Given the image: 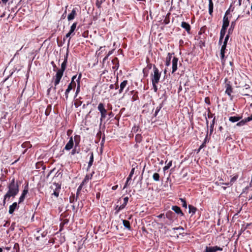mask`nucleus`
Listing matches in <instances>:
<instances>
[{
	"label": "nucleus",
	"instance_id": "obj_34",
	"mask_svg": "<svg viewBox=\"0 0 252 252\" xmlns=\"http://www.w3.org/2000/svg\"><path fill=\"white\" fill-rule=\"evenodd\" d=\"M159 175L158 173H155L153 175V179L155 181H159Z\"/></svg>",
	"mask_w": 252,
	"mask_h": 252
},
{
	"label": "nucleus",
	"instance_id": "obj_37",
	"mask_svg": "<svg viewBox=\"0 0 252 252\" xmlns=\"http://www.w3.org/2000/svg\"><path fill=\"white\" fill-rule=\"evenodd\" d=\"M180 200L182 203L183 207L187 209V204L185 199L180 198Z\"/></svg>",
	"mask_w": 252,
	"mask_h": 252
},
{
	"label": "nucleus",
	"instance_id": "obj_27",
	"mask_svg": "<svg viewBox=\"0 0 252 252\" xmlns=\"http://www.w3.org/2000/svg\"><path fill=\"white\" fill-rule=\"evenodd\" d=\"M215 120H216V118H215V117H214V118L212 120V123L211 124V125L210 126V135H211L213 132L214 126V125L215 123Z\"/></svg>",
	"mask_w": 252,
	"mask_h": 252
},
{
	"label": "nucleus",
	"instance_id": "obj_6",
	"mask_svg": "<svg viewBox=\"0 0 252 252\" xmlns=\"http://www.w3.org/2000/svg\"><path fill=\"white\" fill-rule=\"evenodd\" d=\"M222 251V248L218 246H215L213 247L206 246L203 252H216L217 251Z\"/></svg>",
	"mask_w": 252,
	"mask_h": 252
},
{
	"label": "nucleus",
	"instance_id": "obj_13",
	"mask_svg": "<svg viewBox=\"0 0 252 252\" xmlns=\"http://www.w3.org/2000/svg\"><path fill=\"white\" fill-rule=\"evenodd\" d=\"M181 26L182 28L184 29L188 33H189L190 31V26L189 23L183 21L182 22Z\"/></svg>",
	"mask_w": 252,
	"mask_h": 252
},
{
	"label": "nucleus",
	"instance_id": "obj_22",
	"mask_svg": "<svg viewBox=\"0 0 252 252\" xmlns=\"http://www.w3.org/2000/svg\"><path fill=\"white\" fill-rule=\"evenodd\" d=\"M241 117L238 116H231L229 118V120L232 123H235L238 122Z\"/></svg>",
	"mask_w": 252,
	"mask_h": 252
},
{
	"label": "nucleus",
	"instance_id": "obj_30",
	"mask_svg": "<svg viewBox=\"0 0 252 252\" xmlns=\"http://www.w3.org/2000/svg\"><path fill=\"white\" fill-rule=\"evenodd\" d=\"M170 13H168L163 20V23L165 25H167L170 22Z\"/></svg>",
	"mask_w": 252,
	"mask_h": 252
},
{
	"label": "nucleus",
	"instance_id": "obj_44",
	"mask_svg": "<svg viewBox=\"0 0 252 252\" xmlns=\"http://www.w3.org/2000/svg\"><path fill=\"white\" fill-rule=\"evenodd\" d=\"M249 225V224H248L247 225V226H244V225H243L240 230L239 235H241L246 229V228H247V226Z\"/></svg>",
	"mask_w": 252,
	"mask_h": 252
},
{
	"label": "nucleus",
	"instance_id": "obj_20",
	"mask_svg": "<svg viewBox=\"0 0 252 252\" xmlns=\"http://www.w3.org/2000/svg\"><path fill=\"white\" fill-rule=\"evenodd\" d=\"M112 63L114 64V66H113V69L115 70H117L119 68V66L118 58H115V59L112 60Z\"/></svg>",
	"mask_w": 252,
	"mask_h": 252
},
{
	"label": "nucleus",
	"instance_id": "obj_42",
	"mask_svg": "<svg viewBox=\"0 0 252 252\" xmlns=\"http://www.w3.org/2000/svg\"><path fill=\"white\" fill-rule=\"evenodd\" d=\"M77 75H75L72 76L71 78V81L69 84H71V86L75 85V82H74V80L76 78Z\"/></svg>",
	"mask_w": 252,
	"mask_h": 252
},
{
	"label": "nucleus",
	"instance_id": "obj_21",
	"mask_svg": "<svg viewBox=\"0 0 252 252\" xmlns=\"http://www.w3.org/2000/svg\"><path fill=\"white\" fill-rule=\"evenodd\" d=\"M166 217L170 220H173L174 218V213L171 211H168L166 213Z\"/></svg>",
	"mask_w": 252,
	"mask_h": 252
},
{
	"label": "nucleus",
	"instance_id": "obj_23",
	"mask_svg": "<svg viewBox=\"0 0 252 252\" xmlns=\"http://www.w3.org/2000/svg\"><path fill=\"white\" fill-rule=\"evenodd\" d=\"M73 86H71V84H69L67 86V88L65 90V96L66 99H67L68 97V94L70 91L73 89Z\"/></svg>",
	"mask_w": 252,
	"mask_h": 252
},
{
	"label": "nucleus",
	"instance_id": "obj_32",
	"mask_svg": "<svg viewBox=\"0 0 252 252\" xmlns=\"http://www.w3.org/2000/svg\"><path fill=\"white\" fill-rule=\"evenodd\" d=\"M134 170H135V168H132L130 171V172L128 176V177L127 178V182H128L131 179L133 175L134 174Z\"/></svg>",
	"mask_w": 252,
	"mask_h": 252
},
{
	"label": "nucleus",
	"instance_id": "obj_33",
	"mask_svg": "<svg viewBox=\"0 0 252 252\" xmlns=\"http://www.w3.org/2000/svg\"><path fill=\"white\" fill-rule=\"evenodd\" d=\"M123 209H124V208L123 207V206H122V205H120V206H119V205H117L116 207H115V214H117L119 213V212L123 210Z\"/></svg>",
	"mask_w": 252,
	"mask_h": 252
},
{
	"label": "nucleus",
	"instance_id": "obj_56",
	"mask_svg": "<svg viewBox=\"0 0 252 252\" xmlns=\"http://www.w3.org/2000/svg\"><path fill=\"white\" fill-rule=\"evenodd\" d=\"M242 0H236L234 1V3H236V5L238 6H240L242 4Z\"/></svg>",
	"mask_w": 252,
	"mask_h": 252
},
{
	"label": "nucleus",
	"instance_id": "obj_46",
	"mask_svg": "<svg viewBox=\"0 0 252 252\" xmlns=\"http://www.w3.org/2000/svg\"><path fill=\"white\" fill-rule=\"evenodd\" d=\"M138 129H139V127L138 126H134L132 128V132H134V133H136L138 130Z\"/></svg>",
	"mask_w": 252,
	"mask_h": 252
},
{
	"label": "nucleus",
	"instance_id": "obj_47",
	"mask_svg": "<svg viewBox=\"0 0 252 252\" xmlns=\"http://www.w3.org/2000/svg\"><path fill=\"white\" fill-rule=\"evenodd\" d=\"M229 33H228V34H227V35H226V36L225 37L224 40V41H223V45H227V43L228 40V39H229Z\"/></svg>",
	"mask_w": 252,
	"mask_h": 252
},
{
	"label": "nucleus",
	"instance_id": "obj_35",
	"mask_svg": "<svg viewBox=\"0 0 252 252\" xmlns=\"http://www.w3.org/2000/svg\"><path fill=\"white\" fill-rule=\"evenodd\" d=\"M77 26V23L75 22L71 26L69 32H71L72 33L74 32Z\"/></svg>",
	"mask_w": 252,
	"mask_h": 252
},
{
	"label": "nucleus",
	"instance_id": "obj_55",
	"mask_svg": "<svg viewBox=\"0 0 252 252\" xmlns=\"http://www.w3.org/2000/svg\"><path fill=\"white\" fill-rule=\"evenodd\" d=\"M51 64L52 65V66L53 67V71H56L57 69V67L56 65L55 64V63L53 61H52L51 62Z\"/></svg>",
	"mask_w": 252,
	"mask_h": 252
},
{
	"label": "nucleus",
	"instance_id": "obj_3",
	"mask_svg": "<svg viewBox=\"0 0 252 252\" xmlns=\"http://www.w3.org/2000/svg\"><path fill=\"white\" fill-rule=\"evenodd\" d=\"M154 74L152 75V82H159L160 78V73L159 72L158 68L154 65L153 66Z\"/></svg>",
	"mask_w": 252,
	"mask_h": 252
},
{
	"label": "nucleus",
	"instance_id": "obj_17",
	"mask_svg": "<svg viewBox=\"0 0 252 252\" xmlns=\"http://www.w3.org/2000/svg\"><path fill=\"white\" fill-rule=\"evenodd\" d=\"M229 24V21L228 20V17L226 15H224L223 18V23L222 27L228 28Z\"/></svg>",
	"mask_w": 252,
	"mask_h": 252
},
{
	"label": "nucleus",
	"instance_id": "obj_59",
	"mask_svg": "<svg viewBox=\"0 0 252 252\" xmlns=\"http://www.w3.org/2000/svg\"><path fill=\"white\" fill-rule=\"evenodd\" d=\"M205 102L207 103L208 105L210 104V99L208 97H205Z\"/></svg>",
	"mask_w": 252,
	"mask_h": 252
},
{
	"label": "nucleus",
	"instance_id": "obj_63",
	"mask_svg": "<svg viewBox=\"0 0 252 252\" xmlns=\"http://www.w3.org/2000/svg\"><path fill=\"white\" fill-rule=\"evenodd\" d=\"M209 15L212 17L213 16V9H208Z\"/></svg>",
	"mask_w": 252,
	"mask_h": 252
},
{
	"label": "nucleus",
	"instance_id": "obj_43",
	"mask_svg": "<svg viewBox=\"0 0 252 252\" xmlns=\"http://www.w3.org/2000/svg\"><path fill=\"white\" fill-rule=\"evenodd\" d=\"M235 21H233L231 23V27L228 30V33H230L231 31H232L233 28L235 26Z\"/></svg>",
	"mask_w": 252,
	"mask_h": 252
},
{
	"label": "nucleus",
	"instance_id": "obj_25",
	"mask_svg": "<svg viewBox=\"0 0 252 252\" xmlns=\"http://www.w3.org/2000/svg\"><path fill=\"white\" fill-rule=\"evenodd\" d=\"M238 175H235L230 179V181L229 183H225L224 185H227V186L232 185L233 183L237 180V179H238Z\"/></svg>",
	"mask_w": 252,
	"mask_h": 252
},
{
	"label": "nucleus",
	"instance_id": "obj_40",
	"mask_svg": "<svg viewBox=\"0 0 252 252\" xmlns=\"http://www.w3.org/2000/svg\"><path fill=\"white\" fill-rule=\"evenodd\" d=\"M80 87H81L80 83L78 82V83H77V88H76V92H75V96H77L78 94L80 92Z\"/></svg>",
	"mask_w": 252,
	"mask_h": 252
},
{
	"label": "nucleus",
	"instance_id": "obj_60",
	"mask_svg": "<svg viewBox=\"0 0 252 252\" xmlns=\"http://www.w3.org/2000/svg\"><path fill=\"white\" fill-rule=\"evenodd\" d=\"M224 53H220V59L221 62L223 63V62L224 61Z\"/></svg>",
	"mask_w": 252,
	"mask_h": 252
},
{
	"label": "nucleus",
	"instance_id": "obj_57",
	"mask_svg": "<svg viewBox=\"0 0 252 252\" xmlns=\"http://www.w3.org/2000/svg\"><path fill=\"white\" fill-rule=\"evenodd\" d=\"M2 116L1 117L2 119H6L7 116L8 115V112H4L2 113Z\"/></svg>",
	"mask_w": 252,
	"mask_h": 252
},
{
	"label": "nucleus",
	"instance_id": "obj_2",
	"mask_svg": "<svg viewBox=\"0 0 252 252\" xmlns=\"http://www.w3.org/2000/svg\"><path fill=\"white\" fill-rule=\"evenodd\" d=\"M97 109L101 115L100 120L101 123L103 120L105 119L107 115V110L105 109L104 105L102 103H99L98 104Z\"/></svg>",
	"mask_w": 252,
	"mask_h": 252
},
{
	"label": "nucleus",
	"instance_id": "obj_45",
	"mask_svg": "<svg viewBox=\"0 0 252 252\" xmlns=\"http://www.w3.org/2000/svg\"><path fill=\"white\" fill-rule=\"evenodd\" d=\"M19 245L18 243H15L13 247V249L16 250V252H19Z\"/></svg>",
	"mask_w": 252,
	"mask_h": 252
},
{
	"label": "nucleus",
	"instance_id": "obj_28",
	"mask_svg": "<svg viewBox=\"0 0 252 252\" xmlns=\"http://www.w3.org/2000/svg\"><path fill=\"white\" fill-rule=\"evenodd\" d=\"M74 143L75 144V147H76L80 143V136L79 135H75L74 136Z\"/></svg>",
	"mask_w": 252,
	"mask_h": 252
},
{
	"label": "nucleus",
	"instance_id": "obj_31",
	"mask_svg": "<svg viewBox=\"0 0 252 252\" xmlns=\"http://www.w3.org/2000/svg\"><path fill=\"white\" fill-rule=\"evenodd\" d=\"M162 106H163V104H162V103H161V104H160L159 105V106H158V107L156 108V111H155V114H154V115L155 117H156V116L158 115V112H159V111L160 110V109H161V108L162 107Z\"/></svg>",
	"mask_w": 252,
	"mask_h": 252
},
{
	"label": "nucleus",
	"instance_id": "obj_52",
	"mask_svg": "<svg viewBox=\"0 0 252 252\" xmlns=\"http://www.w3.org/2000/svg\"><path fill=\"white\" fill-rule=\"evenodd\" d=\"M51 109V106H48V107L47 108V109L45 111V114L46 116H48L49 115L50 111H48V110L49 109V111H50Z\"/></svg>",
	"mask_w": 252,
	"mask_h": 252
},
{
	"label": "nucleus",
	"instance_id": "obj_5",
	"mask_svg": "<svg viewBox=\"0 0 252 252\" xmlns=\"http://www.w3.org/2000/svg\"><path fill=\"white\" fill-rule=\"evenodd\" d=\"M68 55V50H67V53H66V55L64 56V59L63 62L61 64V67L60 69H59L57 71L63 73V72L64 70L66 69L67 63V58Z\"/></svg>",
	"mask_w": 252,
	"mask_h": 252
},
{
	"label": "nucleus",
	"instance_id": "obj_41",
	"mask_svg": "<svg viewBox=\"0 0 252 252\" xmlns=\"http://www.w3.org/2000/svg\"><path fill=\"white\" fill-rule=\"evenodd\" d=\"M169 57L167 58L166 61V65L169 66L170 64V60L171 59V56H170V53H168Z\"/></svg>",
	"mask_w": 252,
	"mask_h": 252
},
{
	"label": "nucleus",
	"instance_id": "obj_14",
	"mask_svg": "<svg viewBox=\"0 0 252 252\" xmlns=\"http://www.w3.org/2000/svg\"><path fill=\"white\" fill-rule=\"evenodd\" d=\"M171 209L177 215H180L181 216H183L184 215V213L179 207L177 206H173Z\"/></svg>",
	"mask_w": 252,
	"mask_h": 252
},
{
	"label": "nucleus",
	"instance_id": "obj_10",
	"mask_svg": "<svg viewBox=\"0 0 252 252\" xmlns=\"http://www.w3.org/2000/svg\"><path fill=\"white\" fill-rule=\"evenodd\" d=\"M19 208V206L17 202L13 203L9 206L8 212L10 214H12L16 209H18Z\"/></svg>",
	"mask_w": 252,
	"mask_h": 252
},
{
	"label": "nucleus",
	"instance_id": "obj_24",
	"mask_svg": "<svg viewBox=\"0 0 252 252\" xmlns=\"http://www.w3.org/2000/svg\"><path fill=\"white\" fill-rule=\"evenodd\" d=\"M189 213L192 215L194 214L197 210V209L195 207L191 205H189Z\"/></svg>",
	"mask_w": 252,
	"mask_h": 252
},
{
	"label": "nucleus",
	"instance_id": "obj_54",
	"mask_svg": "<svg viewBox=\"0 0 252 252\" xmlns=\"http://www.w3.org/2000/svg\"><path fill=\"white\" fill-rule=\"evenodd\" d=\"M10 197H5V195H4L3 196V201H2V204L4 206H5V204H6V200H9L10 199Z\"/></svg>",
	"mask_w": 252,
	"mask_h": 252
},
{
	"label": "nucleus",
	"instance_id": "obj_12",
	"mask_svg": "<svg viewBox=\"0 0 252 252\" xmlns=\"http://www.w3.org/2000/svg\"><path fill=\"white\" fill-rule=\"evenodd\" d=\"M178 59L176 57H174L172 60V73H174L177 69V63H178Z\"/></svg>",
	"mask_w": 252,
	"mask_h": 252
},
{
	"label": "nucleus",
	"instance_id": "obj_11",
	"mask_svg": "<svg viewBox=\"0 0 252 252\" xmlns=\"http://www.w3.org/2000/svg\"><path fill=\"white\" fill-rule=\"evenodd\" d=\"M54 185L55 186L56 188L54 190L53 193L52 194L56 197H58L59 195V192L61 189V186L57 183H54Z\"/></svg>",
	"mask_w": 252,
	"mask_h": 252
},
{
	"label": "nucleus",
	"instance_id": "obj_53",
	"mask_svg": "<svg viewBox=\"0 0 252 252\" xmlns=\"http://www.w3.org/2000/svg\"><path fill=\"white\" fill-rule=\"evenodd\" d=\"M214 8V4L213 1H211L209 2L208 9H213Z\"/></svg>",
	"mask_w": 252,
	"mask_h": 252
},
{
	"label": "nucleus",
	"instance_id": "obj_26",
	"mask_svg": "<svg viewBox=\"0 0 252 252\" xmlns=\"http://www.w3.org/2000/svg\"><path fill=\"white\" fill-rule=\"evenodd\" d=\"M123 225L127 229H128V230H130L131 229V226H130V222L129 221L127 220H123Z\"/></svg>",
	"mask_w": 252,
	"mask_h": 252
},
{
	"label": "nucleus",
	"instance_id": "obj_64",
	"mask_svg": "<svg viewBox=\"0 0 252 252\" xmlns=\"http://www.w3.org/2000/svg\"><path fill=\"white\" fill-rule=\"evenodd\" d=\"M246 119L247 120L248 122L252 121V114L251 115V116L246 118Z\"/></svg>",
	"mask_w": 252,
	"mask_h": 252
},
{
	"label": "nucleus",
	"instance_id": "obj_4",
	"mask_svg": "<svg viewBox=\"0 0 252 252\" xmlns=\"http://www.w3.org/2000/svg\"><path fill=\"white\" fill-rule=\"evenodd\" d=\"M63 73H61L57 71L56 74L53 78L54 79V84L55 87L53 88V90L54 93L55 92L56 90V86L59 84L63 76Z\"/></svg>",
	"mask_w": 252,
	"mask_h": 252
},
{
	"label": "nucleus",
	"instance_id": "obj_7",
	"mask_svg": "<svg viewBox=\"0 0 252 252\" xmlns=\"http://www.w3.org/2000/svg\"><path fill=\"white\" fill-rule=\"evenodd\" d=\"M28 192V185H27L25 188L24 190L22 191V193L19 198L18 204H20L24 201L25 196Z\"/></svg>",
	"mask_w": 252,
	"mask_h": 252
},
{
	"label": "nucleus",
	"instance_id": "obj_16",
	"mask_svg": "<svg viewBox=\"0 0 252 252\" xmlns=\"http://www.w3.org/2000/svg\"><path fill=\"white\" fill-rule=\"evenodd\" d=\"M89 155L90 156V159L89 161L88 162V170L91 168V167L92 166L94 162V154L93 152H90L89 154Z\"/></svg>",
	"mask_w": 252,
	"mask_h": 252
},
{
	"label": "nucleus",
	"instance_id": "obj_9",
	"mask_svg": "<svg viewBox=\"0 0 252 252\" xmlns=\"http://www.w3.org/2000/svg\"><path fill=\"white\" fill-rule=\"evenodd\" d=\"M74 146V141L72 136L70 137L69 141L67 143L63 150L69 151L73 148Z\"/></svg>",
	"mask_w": 252,
	"mask_h": 252
},
{
	"label": "nucleus",
	"instance_id": "obj_62",
	"mask_svg": "<svg viewBox=\"0 0 252 252\" xmlns=\"http://www.w3.org/2000/svg\"><path fill=\"white\" fill-rule=\"evenodd\" d=\"M71 34H72V33L69 32L67 33H66L65 35V37L63 38V41L65 40V38L69 37Z\"/></svg>",
	"mask_w": 252,
	"mask_h": 252
},
{
	"label": "nucleus",
	"instance_id": "obj_29",
	"mask_svg": "<svg viewBox=\"0 0 252 252\" xmlns=\"http://www.w3.org/2000/svg\"><path fill=\"white\" fill-rule=\"evenodd\" d=\"M208 132H207V134L202 144L200 146V149H202L203 148L206 146V144L207 142H208L209 139H208Z\"/></svg>",
	"mask_w": 252,
	"mask_h": 252
},
{
	"label": "nucleus",
	"instance_id": "obj_19",
	"mask_svg": "<svg viewBox=\"0 0 252 252\" xmlns=\"http://www.w3.org/2000/svg\"><path fill=\"white\" fill-rule=\"evenodd\" d=\"M225 93L229 96H231L232 92V89L231 86L229 84H226V86Z\"/></svg>",
	"mask_w": 252,
	"mask_h": 252
},
{
	"label": "nucleus",
	"instance_id": "obj_51",
	"mask_svg": "<svg viewBox=\"0 0 252 252\" xmlns=\"http://www.w3.org/2000/svg\"><path fill=\"white\" fill-rule=\"evenodd\" d=\"M227 29V28L222 27L220 33L223 34V35H225Z\"/></svg>",
	"mask_w": 252,
	"mask_h": 252
},
{
	"label": "nucleus",
	"instance_id": "obj_36",
	"mask_svg": "<svg viewBox=\"0 0 252 252\" xmlns=\"http://www.w3.org/2000/svg\"><path fill=\"white\" fill-rule=\"evenodd\" d=\"M248 122L247 120L245 119L244 120H242L237 124V126H243L245 125V124Z\"/></svg>",
	"mask_w": 252,
	"mask_h": 252
},
{
	"label": "nucleus",
	"instance_id": "obj_18",
	"mask_svg": "<svg viewBox=\"0 0 252 252\" xmlns=\"http://www.w3.org/2000/svg\"><path fill=\"white\" fill-rule=\"evenodd\" d=\"M127 84V80H124L120 85V89L119 91V94H121L123 92L124 88L126 87V86Z\"/></svg>",
	"mask_w": 252,
	"mask_h": 252
},
{
	"label": "nucleus",
	"instance_id": "obj_61",
	"mask_svg": "<svg viewBox=\"0 0 252 252\" xmlns=\"http://www.w3.org/2000/svg\"><path fill=\"white\" fill-rule=\"evenodd\" d=\"M81 76H82V74L81 73H80L78 75V78L76 80V81H77V83H80V79L81 78Z\"/></svg>",
	"mask_w": 252,
	"mask_h": 252
},
{
	"label": "nucleus",
	"instance_id": "obj_1",
	"mask_svg": "<svg viewBox=\"0 0 252 252\" xmlns=\"http://www.w3.org/2000/svg\"><path fill=\"white\" fill-rule=\"evenodd\" d=\"M8 190L5 194V197L14 198L18 193L19 191V185L17 182L13 178L7 185Z\"/></svg>",
	"mask_w": 252,
	"mask_h": 252
},
{
	"label": "nucleus",
	"instance_id": "obj_49",
	"mask_svg": "<svg viewBox=\"0 0 252 252\" xmlns=\"http://www.w3.org/2000/svg\"><path fill=\"white\" fill-rule=\"evenodd\" d=\"M74 201H76V197H75L74 195L70 196L69 197V202L71 203H72L74 202Z\"/></svg>",
	"mask_w": 252,
	"mask_h": 252
},
{
	"label": "nucleus",
	"instance_id": "obj_38",
	"mask_svg": "<svg viewBox=\"0 0 252 252\" xmlns=\"http://www.w3.org/2000/svg\"><path fill=\"white\" fill-rule=\"evenodd\" d=\"M128 197L127 196L126 197H125L124 198V202L121 205L122 206H123V207L125 208L126 206V204H127V202L128 201Z\"/></svg>",
	"mask_w": 252,
	"mask_h": 252
},
{
	"label": "nucleus",
	"instance_id": "obj_50",
	"mask_svg": "<svg viewBox=\"0 0 252 252\" xmlns=\"http://www.w3.org/2000/svg\"><path fill=\"white\" fill-rule=\"evenodd\" d=\"M102 3V0H97L96 2V6L98 7V8H100L101 7V5Z\"/></svg>",
	"mask_w": 252,
	"mask_h": 252
},
{
	"label": "nucleus",
	"instance_id": "obj_15",
	"mask_svg": "<svg viewBox=\"0 0 252 252\" xmlns=\"http://www.w3.org/2000/svg\"><path fill=\"white\" fill-rule=\"evenodd\" d=\"M76 15V8H73L71 13L68 14L67 16V20L68 21H71L74 19L75 16Z\"/></svg>",
	"mask_w": 252,
	"mask_h": 252
},
{
	"label": "nucleus",
	"instance_id": "obj_39",
	"mask_svg": "<svg viewBox=\"0 0 252 252\" xmlns=\"http://www.w3.org/2000/svg\"><path fill=\"white\" fill-rule=\"evenodd\" d=\"M152 82V85H153L154 91L156 93L158 91V87L157 86V84L158 82Z\"/></svg>",
	"mask_w": 252,
	"mask_h": 252
},
{
	"label": "nucleus",
	"instance_id": "obj_48",
	"mask_svg": "<svg viewBox=\"0 0 252 252\" xmlns=\"http://www.w3.org/2000/svg\"><path fill=\"white\" fill-rule=\"evenodd\" d=\"M226 45H222L220 49V53H224L225 54V51L226 50Z\"/></svg>",
	"mask_w": 252,
	"mask_h": 252
},
{
	"label": "nucleus",
	"instance_id": "obj_58",
	"mask_svg": "<svg viewBox=\"0 0 252 252\" xmlns=\"http://www.w3.org/2000/svg\"><path fill=\"white\" fill-rule=\"evenodd\" d=\"M109 88H110V89H113L115 88L116 90H117V89H118L119 86H118V85H117L116 86V87H115L114 84H111V85H110Z\"/></svg>",
	"mask_w": 252,
	"mask_h": 252
},
{
	"label": "nucleus",
	"instance_id": "obj_8",
	"mask_svg": "<svg viewBox=\"0 0 252 252\" xmlns=\"http://www.w3.org/2000/svg\"><path fill=\"white\" fill-rule=\"evenodd\" d=\"M89 180V178H88V176H86L85 179L83 180L82 183H81L80 185L78 187L77 192H76V200H77L79 194L82 189V187H83L84 185L86 182H87Z\"/></svg>",
	"mask_w": 252,
	"mask_h": 252
}]
</instances>
